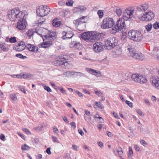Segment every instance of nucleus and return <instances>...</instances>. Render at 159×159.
<instances>
[{
    "label": "nucleus",
    "instance_id": "nucleus-31",
    "mask_svg": "<svg viewBox=\"0 0 159 159\" xmlns=\"http://www.w3.org/2000/svg\"><path fill=\"white\" fill-rule=\"evenodd\" d=\"M34 33L33 30H29L27 33V36L30 38L33 35Z\"/></svg>",
    "mask_w": 159,
    "mask_h": 159
},
{
    "label": "nucleus",
    "instance_id": "nucleus-54",
    "mask_svg": "<svg viewBox=\"0 0 159 159\" xmlns=\"http://www.w3.org/2000/svg\"><path fill=\"white\" fill-rule=\"evenodd\" d=\"M53 132L56 134L57 135L59 133V131L58 129L57 128L54 127L53 128Z\"/></svg>",
    "mask_w": 159,
    "mask_h": 159
},
{
    "label": "nucleus",
    "instance_id": "nucleus-39",
    "mask_svg": "<svg viewBox=\"0 0 159 159\" xmlns=\"http://www.w3.org/2000/svg\"><path fill=\"white\" fill-rule=\"evenodd\" d=\"M152 26V25L151 24H148V25L145 26V27L147 31H150L151 30Z\"/></svg>",
    "mask_w": 159,
    "mask_h": 159
},
{
    "label": "nucleus",
    "instance_id": "nucleus-7",
    "mask_svg": "<svg viewBox=\"0 0 159 159\" xmlns=\"http://www.w3.org/2000/svg\"><path fill=\"white\" fill-rule=\"evenodd\" d=\"M115 24V21L112 18L107 17L104 18L102 22L101 27L105 29L111 28Z\"/></svg>",
    "mask_w": 159,
    "mask_h": 159
},
{
    "label": "nucleus",
    "instance_id": "nucleus-15",
    "mask_svg": "<svg viewBox=\"0 0 159 159\" xmlns=\"http://www.w3.org/2000/svg\"><path fill=\"white\" fill-rule=\"evenodd\" d=\"M26 46L25 43L24 41H21L16 47H14L13 49L18 51H21L24 49Z\"/></svg>",
    "mask_w": 159,
    "mask_h": 159
},
{
    "label": "nucleus",
    "instance_id": "nucleus-3",
    "mask_svg": "<svg viewBox=\"0 0 159 159\" xmlns=\"http://www.w3.org/2000/svg\"><path fill=\"white\" fill-rule=\"evenodd\" d=\"M25 14L20 11L18 7H16L8 12V16L9 19L11 21L16 20L17 18L21 17H24Z\"/></svg>",
    "mask_w": 159,
    "mask_h": 159
},
{
    "label": "nucleus",
    "instance_id": "nucleus-49",
    "mask_svg": "<svg viewBox=\"0 0 159 159\" xmlns=\"http://www.w3.org/2000/svg\"><path fill=\"white\" fill-rule=\"evenodd\" d=\"M137 113L140 116H143L144 114H143V112L140 109H138L136 110Z\"/></svg>",
    "mask_w": 159,
    "mask_h": 159
},
{
    "label": "nucleus",
    "instance_id": "nucleus-23",
    "mask_svg": "<svg viewBox=\"0 0 159 159\" xmlns=\"http://www.w3.org/2000/svg\"><path fill=\"white\" fill-rule=\"evenodd\" d=\"M69 47L70 48H74L77 49H79L80 48V43L76 41H72L70 43Z\"/></svg>",
    "mask_w": 159,
    "mask_h": 159
},
{
    "label": "nucleus",
    "instance_id": "nucleus-27",
    "mask_svg": "<svg viewBox=\"0 0 159 159\" xmlns=\"http://www.w3.org/2000/svg\"><path fill=\"white\" fill-rule=\"evenodd\" d=\"M44 11L45 16L47 15L50 12V8L48 7L47 5H44Z\"/></svg>",
    "mask_w": 159,
    "mask_h": 159
},
{
    "label": "nucleus",
    "instance_id": "nucleus-10",
    "mask_svg": "<svg viewBox=\"0 0 159 159\" xmlns=\"http://www.w3.org/2000/svg\"><path fill=\"white\" fill-rule=\"evenodd\" d=\"M152 85L156 89H159V78L157 76H152L150 78Z\"/></svg>",
    "mask_w": 159,
    "mask_h": 159
},
{
    "label": "nucleus",
    "instance_id": "nucleus-32",
    "mask_svg": "<svg viewBox=\"0 0 159 159\" xmlns=\"http://www.w3.org/2000/svg\"><path fill=\"white\" fill-rule=\"evenodd\" d=\"M11 98L13 101H16L17 100V97L15 93L11 94L10 95Z\"/></svg>",
    "mask_w": 159,
    "mask_h": 159
},
{
    "label": "nucleus",
    "instance_id": "nucleus-21",
    "mask_svg": "<svg viewBox=\"0 0 159 159\" xmlns=\"http://www.w3.org/2000/svg\"><path fill=\"white\" fill-rule=\"evenodd\" d=\"M134 59H138L140 60H143L145 58L144 55L140 52H138L134 55Z\"/></svg>",
    "mask_w": 159,
    "mask_h": 159
},
{
    "label": "nucleus",
    "instance_id": "nucleus-45",
    "mask_svg": "<svg viewBox=\"0 0 159 159\" xmlns=\"http://www.w3.org/2000/svg\"><path fill=\"white\" fill-rule=\"evenodd\" d=\"M44 89L47 91L48 92H52V90L50 89V88L48 86H44Z\"/></svg>",
    "mask_w": 159,
    "mask_h": 159
},
{
    "label": "nucleus",
    "instance_id": "nucleus-40",
    "mask_svg": "<svg viewBox=\"0 0 159 159\" xmlns=\"http://www.w3.org/2000/svg\"><path fill=\"white\" fill-rule=\"evenodd\" d=\"M153 27L155 29L159 28V23L156 22V23L153 25Z\"/></svg>",
    "mask_w": 159,
    "mask_h": 159
},
{
    "label": "nucleus",
    "instance_id": "nucleus-59",
    "mask_svg": "<svg viewBox=\"0 0 159 159\" xmlns=\"http://www.w3.org/2000/svg\"><path fill=\"white\" fill-rule=\"evenodd\" d=\"M113 115L117 119H119L120 118L119 116H118V115L116 113L113 112Z\"/></svg>",
    "mask_w": 159,
    "mask_h": 159
},
{
    "label": "nucleus",
    "instance_id": "nucleus-18",
    "mask_svg": "<svg viewBox=\"0 0 159 159\" xmlns=\"http://www.w3.org/2000/svg\"><path fill=\"white\" fill-rule=\"evenodd\" d=\"M75 24V26L77 27L78 30L80 31H82L84 30L86 28V24L85 23H80L77 22V23H74Z\"/></svg>",
    "mask_w": 159,
    "mask_h": 159
},
{
    "label": "nucleus",
    "instance_id": "nucleus-34",
    "mask_svg": "<svg viewBox=\"0 0 159 159\" xmlns=\"http://www.w3.org/2000/svg\"><path fill=\"white\" fill-rule=\"evenodd\" d=\"M97 13L99 16V18L101 19L102 18L104 15V13L103 10H98V11Z\"/></svg>",
    "mask_w": 159,
    "mask_h": 159
},
{
    "label": "nucleus",
    "instance_id": "nucleus-35",
    "mask_svg": "<svg viewBox=\"0 0 159 159\" xmlns=\"http://www.w3.org/2000/svg\"><path fill=\"white\" fill-rule=\"evenodd\" d=\"M30 148V147L26 144H24L23 145H22L21 147V149L24 151L28 150Z\"/></svg>",
    "mask_w": 159,
    "mask_h": 159
},
{
    "label": "nucleus",
    "instance_id": "nucleus-6",
    "mask_svg": "<svg viewBox=\"0 0 159 159\" xmlns=\"http://www.w3.org/2000/svg\"><path fill=\"white\" fill-rule=\"evenodd\" d=\"M97 32H87L82 34L81 38L86 41L93 42L96 39L95 36L97 35Z\"/></svg>",
    "mask_w": 159,
    "mask_h": 159
},
{
    "label": "nucleus",
    "instance_id": "nucleus-9",
    "mask_svg": "<svg viewBox=\"0 0 159 159\" xmlns=\"http://www.w3.org/2000/svg\"><path fill=\"white\" fill-rule=\"evenodd\" d=\"M39 30H37L36 33L39 34V35H41L43 38V40L44 41L45 39L51 40V38L52 39H54L56 38V33L54 32H50L47 34L43 36L41 35V34L39 33Z\"/></svg>",
    "mask_w": 159,
    "mask_h": 159
},
{
    "label": "nucleus",
    "instance_id": "nucleus-1",
    "mask_svg": "<svg viewBox=\"0 0 159 159\" xmlns=\"http://www.w3.org/2000/svg\"><path fill=\"white\" fill-rule=\"evenodd\" d=\"M134 12L133 10H126L123 13V18H120L117 21L115 25L112 28L111 31V33L115 34L116 32L121 31L125 27L126 25L125 23V19L127 18H131Z\"/></svg>",
    "mask_w": 159,
    "mask_h": 159
},
{
    "label": "nucleus",
    "instance_id": "nucleus-58",
    "mask_svg": "<svg viewBox=\"0 0 159 159\" xmlns=\"http://www.w3.org/2000/svg\"><path fill=\"white\" fill-rule=\"evenodd\" d=\"M78 148V147L75 145H72V148L73 150H77V148Z\"/></svg>",
    "mask_w": 159,
    "mask_h": 159
},
{
    "label": "nucleus",
    "instance_id": "nucleus-47",
    "mask_svg": "<svg viewBox=\"0 0 159 159\" xmlns=\"http://www.w3.org/2000/svg\"><path fill=\"white\" fill-rule=\"evenodd\" d=\"M125 103L131 108H132L133 107V104L132 102L126 100L125 101Z\"/></svg>",
    "mask_w": 159,
    "mask_h": 159
},
{
    "label": "nucleus",
    "instance_id": "nucleus-55",
    "mask_svg": "<svg viewBox=\"0 0 159 159\" xmlns=\"http://www.w3.org/2000/svg\"><path fill=\"white\" fill-rule=\"evenodd\" d=\"M95 93L99 96H101L102 94V92L99 91H95Z\"/></svg>",
    "mask_w": 159,
    "mask_h": 159
},
{
    "label": "nucleus",
    "instance_id": "nucleus-2",
    "mask_svg": "<svg viewBox=\"0 0 159 159\" xmlns=\"http://www.w3.org/2000/svg\"><path fill=\"white\" fill-rule=\"evenodd\" d=\"M148 8V4L144 3L137 7L135 10V13L138 18L141 20L144 21L146 20L145 14H144V12Z\"/></svg>",
    "mask_w": 159,
    "mask_h": 159
},
{
    "label": "nucleus",
    "instance_id": "nucleus-38",
    "mask_svg": "<svg viewBox=\"0 0 159 159\" xmlns=\"http://www.w3.org/2000/svg\"><path fill=\"white\" fill-rule=\"evenodd\" d=\"M16 56L20 58H22L23 59H24L27 58L26 56H24L22 54L20 53L16 54Z\"/></svg>",
    "mask_w": 159,
    "mask_h": 159
},
{
    "label": "nucleus",
    "instance_id": "nucleus-8",
    "mask_svg": "<svg viewBox=\"0 0 159 159\" xmlns=\"http://www.w3.org/2000/svg\"><path fill=\"white\" fill-rule=\"evenodd\" d=\"M26 18L24 17H21L20 18L17 23L16 27L19 30H24L26 27Z\"/></svg>",
    "mask_w": 159,
    "mask_h": 159
},
{
    "label": "nucleus",
    "instance_id": "nucleus-63",
    "mask_svg": "<svg viewBox=\"0 0 159 159\" xmlns=\"http://www.w3.org/2000/svg\"><path fill=\"white\" fill-rule=\"evenodd\" d=\"M144 102H145V103H146V104L147 105H148V106H150V102H149L148 101V99L145 98L144 99Z\"/></svg>",
    "mask_w": 159,
    "mask_h": 159
},
{
    "label": "nucleus",
    "instance_id": "nucleus-17",
    "mask_svg": "<svg viewBox=\"0 0 159 159\" xmlns=\"http://www.w3.org/2000/svg\"><path fill=\"white\" fill-rule=\"evenodd\" d=\"M44 12V5L40 6L36 10V13L38 15H39L40 16L42 17L45 16Z\"/></svg>",
    "mask_w": 159,
    "mask_h": 159
},
{
    "label": "nucleus",
    "instance_id": "nucleus-43",
    "mask_svg": "<svg viewBox=\"0 0 159 159\" xmlns=\"http://www.w3.org/2000/svg\"><path fill=\"white\" fill-rule=\"evenodd\" d=\"M75 75L80 76V77H84L85 76V75L84 74L80 72H76Z\"/></svg>",
    "mask_w": 159,
    "mask_h": 159
},
{
    "label": "nucleus",
    "instance_id": "nucleus-24",
    "mask_svg": "<svg viewBox=\"0 0 159 159\" xmlns=\"http://www.w3.org/2000/svg\"><path fill=\"white\" fill-rule=\"evenodd\" d=\"M52 23L53 26L57 27L60 25L61 22L58 21L57 18H55L52 21Z\"/></svg>",
    "mask_w": 159,
    "mask_h": 159
},
{
    "label": "nucleus",
    "instance_id": "nucleus-28",
    "mask_svg": "<svg viewBox=\"0 0 159 159\" xmlns=\"http://www.w3.org/2000/svg\"><path fill=\"white\" fill-rule=\"evenodd\" d=\"M86 70L88 72L96 75H97V74L98 73V72L96 70L91 68H86Z\"/></svg>",
    "mask_w": 159,
    "mask_h": 159
},
{
    "label": "nucleus",
    "instance_id": "nucleus-56",
    "mask_svg": "<svg viewBox=\"0 0 159 159\" xmlns=\"http://www.w3.org/2000/svg\"><path fill=\"white\" fill-rule=\"evenodd\" d=\"M50 150V148H48L46 151V152H47L48 154H51V152Z\"/></svg>",
    "mask_w": 159,
    "mask_h": 159
},
{
    "label": "nucleus",
    "instance_id": "nucleus-53",
    "mask_svg": "<svg viewBox=\"0 0 159 159\" xmlns=\"http://www.w3.org/2000/svg\"><path fill=\"white\" fill-rule=\"evenodd\" d=\"M80 9L81 12H83L86 11V7H84V6H81L80 7Z\"/></svg>",
    "mask_w": 159,
    "mask_h": 159
},
{
    "label": "nucleus",
    "instance_id": "nucleus-13",
    "mask_svg": "<svg viewBox=\"0 0 159 159\" xmlns=\"http://www.w3.org/2000/svg\"><path fill=\"white\" fill-rule=\"evenodd\" d=\"M70 58L69 56L64 55L61 59L57 61L56 62L59 65H63L66 63H67L68 61L67 60Z\"/></svg>",
    "mask_w": 159,
    "mask_h": 159
},
{
    "label": "nucleus",
    "instance_id": "nucleus-19",
    "mask_svg": "<svg viewBox=\"0 0 159 159\" xmlns=\"http://www.w3.org/2000/svg\"><path fill=\"white\" fill-rule=\"evenodd\" d=\"M87 19V17L85 16H83L80 18H78L77 19L74 20L73 23H77V22L80 23H85L86 24Z\"/></svg>",
    "mask_w": 159,
    "mask_h": 159
},
{
    "label": "nucleus",
    "instance_id": "nucleus-61",
    "mask_svg": "<svg viewBox=\"0 0 159 159\" xmlns=\"http://www.w3.org/2000/svg\"><path fill=\"white\" fill-rule=\"evenodd\" d=\"M78 132L81 136H83L84 135V132L81 129H79L78 130Z\"/></svg>",
    "mask_w": 159,
    "mask_h": 159
},
{
    "label": "nucleus",
    "instance_id": "nucleus-48",
    "mask_svg": "<svg viewBox=\"0 0 159 159\" xmlns=\"http://www.w3.org/2000/svg\"><path fill=\"white\" fill-rule=\"evenodd\" d=\"M117 151L119 156L122 155L123 153V152L121 148H120L119 149H117Z\"/></svg>",
    "mask_w": 159,
    "mask_h": 159
},
{
    "label": "nucleus",
    "instance_id": "nucleus-33",
    "mask_svg": "<svg viewBox=\"0 0 159 159\" xmlns=\"http://www.w3.org/2000/svg\"><path fill=\"white\" fill-rule=\"evenodd\" d=\"M31 75L29 73H25V74H24L23 73V78L25 79L30 78L31 77Z\"/></svg>",
    "mask_w": 159,
    "mask_h": 159
},
{
    "label": "nucleus",
    "instance_id": "nucleus-30",
    "mask_svg": "<svg viewBox=\"0 0 159 159\" xmlns=\"http://www.w3.org/2000/svg\"><path fill=\"white\" fill-rule=\"evenodd\" d=\"M115 11L118 16H120L121 15L122 11L121 9L120 8L118 7H116V10Z\"/></svg>",
    "mask_w": 159,
    "mask_h": 159
},
{
    "label": "nucleus",
    "instance_id": "nucleus-25",
    "mask_svg": "<svg viewBox=\"0 0 159 159\" xmlns=\"http://www.w3.org/2000/svg\"><path fill=\"white\" fill-rule=\"evenodd\" d=\"M52 44V42L51 40H48L42 43L41 45L44 48H46L48 47V46H44L45 45H50Z\"/></svg>",
    "mask_w": 159,
    "mask_h": 159
},
{
    "label": "nucleus",
    "instance_id": "nucleus-62",
    "mask_svg": "<svg viewBox=\"0 0 159 159\" xmlns=\"http://www.w3.org/2000/svg\"><path fill=\"white\" fill-rule=\"evenodd\" d=\"M62 117L63 119V120L66 122L67 123H68L69 121L68 120L67 118L65 116H62Z\"/></svg>",
    "mask_w": 159,
    "mask_h": 159
},
{
    "label": "nucleus",
    "instance_id": "nucleus-20",
    "mask_svg": "<svg viewBox=\"0 0 159 159\" xmlns=\"http://www.w3.org/2000/svg\"><path fill=\"white\" fill-rule=\"evenodd\" d=\"M145 14L146 16V21L152 20L154 16V13L152 11L146 13Z\"/></svg>",
    "mask_w": 159,
    "mask_h": 159
},
{
    "label": "nucleus",
    "instance_id": "nucleus-29",
    "mask_svg": "<svg viewBox=\"0 0 159 159\" xmlns=\"http://www.w3.org/2000/svg\"><path fill=\"white\" fill-rule=\"evenodd\" d=\"M140 77V81H139V83L141 84H143L146 83L147 80V79L144 76L141 75Z\"/></svg>",
    "mask_w": 159,
    "mask_h": 159
},
{
    "label": "nucleus",
    "instance_id": "nucleus-12",
    "mask_svg": "<svg viewBox=\"0 0 159 159\" xmlns=\"http://www.w3.org/2000/svg\"><path fill=\"white\" fill-rule=\"evenodd\" d=\"M93 48L95 51L99 52L103 50V46L101 43L97 42L93 44Z\"/></svg>",
    "mask_w": 159,
    "mask_h": 159
},
{
    "label": "nucleus",
    "instance_id": "nucleus-16",
    "mask_svg": "<svg viewBox=\"0 0 159 159\" xmlns=\"http://www.w3.org/2000/svg\"><path fill=\"white\" fill-rule=\"evenodd\" d=\"M27 49L29 51L36 52L38 50V47L37 46H34V45L30 44H27L26 46Z\"/></svg>",
    "mask_w": 159,
    "mask_h": 159
},
{
    "label": "nucleus",
    "instance_id": "nucleus-22",
    "mask_svg": "<svg viewBox=\"0 0 159 159\" xmlns=\"http://www.w3.org/2000/svg\"><path fill=\"white\" fill-rule=\"evenodd\" d=\"M141 75V74H133L131 76V78L135 82L139 83L140 81Z\"/></svg>",
    "mask_w": 159,
    "mask_h": 159
},
{
    "label": "nucleus",
    "instance_id": "nucleus-14",
    "mask_svg": "<svg viewBox=\"0 0 159 159\" xmlns=\"http://www.w3.org/2000/svg\"><path fill=\"white\" fill-rule=\"evenodd\" d=\"M129 52L128 53V56L134 57L135 54L136 53V50L133 48L131 44H129L127 46Z\"/></svg>",
    "mask_w": 159,
    "mask_h": 159
},
{
    "label": "nucleus",
    "instance_id": "nucleus-50",
    "mask_svg": "<svg viewBox=\"0 0 159 159\" xmlns=\"http://www.w3.org/2000/svg\"><path fill=\"white\" fill-rule=\"evenodd\" d=\"M76 72L74 71H67L66 72V75H68L69 74H71L72 75H75L76 74Z\"/></svg>",
    "mask_w": 159,
    "mask_h": 159
},
{
    "label": "nucleus",
    "instance_id": "nucleus-57",
    "mask_svg": "<svg viewBox=\"0 0 159 159\" xmlns=\"http://www.w3.org/2000/svg\"><path fill=\"white\" fill-rule=\"evenodd\" d=\"M17 78L19 79L23 78V73H21L20 74L17 75Z\"/></svg>",
    "mask_w": 159,
    "mask_h": 159
},
{
    "label": "nucleus",
    "instance_id": "nucleus-36",
    "mask_svg": "<svg viewBox=\"0 0 159 159\" xmlns=\"http://www.w3.org/2000/svg\"><path fill=\"white\" fill-rule=\"evenodd\" d=\"M95 105L96 106L101 108V109H103L104 108V107L103 105L100 102H95Z\"/></svg>",
    "mask_w": 159,
    "mask_h": 159
},
{
    "label": "nucleus",
    "instance_id": "nucleus-11",
    "mask_svg": "<svg viewBox=\"0 0 159 159\" xmlns=\"http://www.w3.org/2000/svg\"><path fill=\"white\" fill-rule=\"evenodd\" d=\"M62 38L63 39H66L71 38L73 36L74 34L72 31H63L62 33Z\"/></svg>",
    "mask_w": 159,
    "mask_h": 159
},
{
    "label": "nucleus",
    "instance_id": "nucleus-46",
    "mask_svg": "<svg viewBox=\"0 0 159 159\" xmlns=\"http://www.w3.org/2000/svg\"><path fill=\"white\" fill-rule=\"evenodd\" d=\"M115 52L116 55L121 54L122 53V50L120 48L119 49H116Z\"/></svg>",
    "mask_w": 159,
    "mask_h": 159
},
{
    "label": "nucleus",
    "instance_id": "nucleus-41",
    "mask_svg": "<svg viewBox=\"0 0 159 159\" xmlns=\"http://www.w3.org/2000/svg\"><path fill=\"white\" fill-rule=\"evenodd\" d=\"M58 89L62 94H66V90L64 89L63 88L59 87Z\"/></svg>",
    "mask_w": 159,
    "mask_h": 159
},
{
    "label": "nucleus",
    "instance_id": "nucleus-51",
    "mask_svg": "<svg viewBox=\"0 0 159 159\" xmlns=\"http://www.w3.org/2000/svg\"><path fill=\"white\" fill-rule=\"evenodd\" d=\"M22 130L27 134H31L29 130L26 128H24L22 129Z\"/></svg>",
    "mask_w": 159,
    "mask_h": 159
},
{
    "label": "nucleus",
    "instance_id": "nucleus-26",
    "mask_svg": "<svg viewBox=\"0 0 159 159\" xmlns=\"http://www.w3.org/2000/svg\"><path fill=\"white\" fill-rule=\"evenodd\" d=\"M0 50L4 52L8 51V49L6 47V45L4 43H0Z\"/></svg>",
    "mask_w": 159,
    "mask_h": 159
},
{
    "label": "nucleus",
    "instance_id": "nucleus-64",
    "mask_svg": "<svg viewBox=\"0 0 159 159\" xmlns=\"http://www.w3.org/2000/svg\"><path fill=\"white\" fill-rule=\"evenodd\" d=\"M76 93L77 94H78V95L79 96V97H83V94L81 92H80L78 91H76Z\"/></svg>",
    "mask_w": 159,
    "mask_h": 159
},
{
    "label": "nucleus",
    "instance_id": "nucleus-44",
    "mask_svg": "<svg viewBox=\"0 0 159 159\" xmlns=\"http://www.w3.org/2000/svg\"><path fill=\"white\" fill-rule=\"evenodd\" d=\"M52 139L53 141V142L56 143H59V142L57 139V138L56 137H55L53 136H52Z\"/></svg>",
    "mask_w": 159,
    "mask_h": 159
},
{
    "label": "nucleus",
    "instance_id": "nucleus-4",
    "mask_svg": "<svg viewBox=\"0 0 159 159\" xmlns=\"http://www.w3.org/2000/svg\"><path fill=\"white\" fill-rule=\"evenodd\" d=\"M128 38L131 40L135 42H139L141 41L143 36L141 33L136 30H130L128 33Z\"/></svg>",
    "mask_w": 159,
    "mask_h": 159
},
{
    "label": "nucleus",
    "instance_id": "nucleus-5",
    "mask_svg": "<svg viewBox=\"0 0 159 159\" xmlns=\"http://www.w3.org/2000/svg\"><path fill=\"white\" fill-rule=\"evenodd\" d=\"M118 40L114 37L108 38L105 41V46L106 48L111 50L114 48L117 44Z\"/></svg>",
    "mask_w": 159,
    "mask_h": 159
},
{
    "label": "nucleus",
    "instance_id": "nucleus-37",
    "mask_svg": "<svg viewBox=\"0 0 159 159\" xmlns=\"http://www.w3.org/2000/svg\"><path fill=\"white\" fill-rule=\"evenodd\" d=\"M9 41L11 43H15L17 41L15 37H11L9 39Z\"/></svg>",
    "mask_w": 159,
    "mask_h": 159
},
{
    "label": "nucleus",
    "instance_id": "nucleus-52",
    "mask_svg": "<svg viewBox=\"0 0 159 159\" xmlns=\"http://www.w3.org/2000/svg\"><path fill=\"white\" fill-rule=\"evenodd\" d=\"M43 128V126L41 125H40L38 127H37L35 129L37 131H39L41 130Z\"/></svg>",
    "mask_w": 159,
    "mask_h": 159
},
{
    "label": "nucleus",
    "instance_id": "nucleus-60",
    "mask_svg": "<svg viewBox=\"0 0 159 159\" xmlns=\"http://www.w3.org/2000/svg\"><path fill=\"white\" fill-rule=\"evenodd\" d=\"M0 138L2 140L4 141L5 139V135L3 134H1L0 136Z\"/></svg>",
    "mask_w": 159,
    "mask_h": 159
},
{
    "label": "nucleus",
    "instance_id": "nucleus-42",
    "mask_svg": "<svg viewBox=\"0 0 159 159\" xmlns=\"http://www.w3.org/2000/svg\"><path fill=\"white\" fill-rule=\"evenodd\" d=\"M73 1L72 0H68L66 2V4L68 6H72Z\"/></svg>",
    "mask_w": 159,
    "mask_h": 159
}]
</instances>
